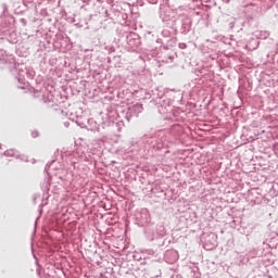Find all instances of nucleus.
Returning a JSON list of instances; mask_svg holds the SVG:
<instances>
[{"label": "nucleus", "mask_w": 278, "mask_h": 278, "mask_svg": "<svg viewBox=\"0 0 278 278\" xmlns=\"http://www.w3.org/2000/svg\"><path fill=\"white\" fill-rule=\"evenodd\" d=\"M166 236V228H164V225L160 224L156 226V233L154 237L150 238V241L153 242L155 238H164Z\"/></svg>", "instance_id": "1"}, {"label": "nucleus", "mask_w": 278, "mask_h": 278, "mask_svg": "<svg viewBox=\"0 0 278 278\" xmlns=\"http://www.w3.org/2000/svg\"><path fill=\"white\" fill-rule=\"evenodd\" d=\"M164 12V9L163 8H161L160 9V14H161V16H162V13Z\"/></svg>", "instance_id": "9"}, {"label": "nucleus", "mask_w": 278, "mask_h": 278, "mask_svg": "<svg viewBox=\"0 0 278 278\" xmlns=\"http://www.w3.org/2000/svg\"><path fill=\"white\" fill-rule=\"evenodd\" d=\"M66 175H68V170L59 169V179H61L62 181H66Z\"/></svg>", "instance_id": "4"}, {"label": "nucleus", "mask_w": 278, "mask_h": 278, "mask_svg": "<svg viewBox=\"0 0 278 278\" xmlns=\"http://www.w3.org/2000/svg\"><path fill=\"white\" fill-rule=\"evenodd\" d=\"M191 25L192 22L190 21V18H184L181 24V34H188V31H190Z\"/></svg>", "instance_id": "2"}, {"label": "nucleus", "mask_w": 278, "mask_h": 278, "mask_svg": "<svg viewBox=\"0 0 278 278\" xmlns=\"http://www.w3.org/2000/svg\"><path fill=\"white\" fill-rule=\"evenodd\" d=\"M33 138H38V131L31 132Z\"/></svg>", "instance_id": "7"}, {"label": "nucleus", "mask_w": 278, "mask_h": 278, "mask_svg": "<svg viewBox=\"0 0 278 278\" xmlns=\"http://www.w3.org/2000/svg\"><path fill=\"white\" fill-rule=\"evenodd\" d=\"M132 110H134V112H136V114L142 113V110H143L142 104H140V103L135 104L132 106Z\"/></svg>", "instance_id": "5"}, {"label": "nucleus", "mask_w": 278, "mask_h": 278, "mask_svg": "<svg viewBox=\"0 0 278 278\" xmlns=\"http://www.w3.org/2000/svg\"><path fill=\"white\" fill-rule=\"evenodd\" d=\"M4 155H10L11 157H14L16 153L14 152V150H8L7 152H4Z\"/></svg>", "instance_id": "6"}, {"label": "nucleus", "mask_w": 278, "mask_h": 278, "mask_svg": "<svg viewBox=\"0 0 278 278\" xmlns=\"http://www.w3.org/2000/svg\"><path fill=\"white\" fill-rule=\"evenodd\" d=\"M256 38H260L261 40H266V38H268V36H270V33H268L267 30H257L255 33Z\"/></svg>", "instance_id": "3"}, {"label": "nucleus", "mask_w": 278, "mask_h": 278, "mask_svg": "<svg viewBox=\"0 0 278 278\" xmlns=\"http://www.w3.org/2000/svg\"><path fill=\"white\" fill-rule=\"evenodd\" d=\"M186 43H180V49H186Z\"/></svg>", "instance_id": "8"}]
</instances>
